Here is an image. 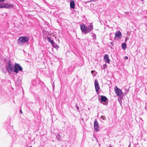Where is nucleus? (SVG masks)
<instances>
[{
	"label": "nucleus",
	"mask_w": 147,
	"mask_h": 147,
	"mask_svg": "<svg viewBox=\"0 0 147 147\" xmlns=\"http://www.w3.org/2000/svg\"><path fill=\"white\" fill-rule=\"evenodd\" d=\"M80 28L82 33L86 34L92 30L93 27L92 24L86 26L83 23L80 24Z\"/></svg>",
	"instance_id": "f257e3e1"
},
{
	"label": "nucleus",
	"mask_w": 147,
	"mask_h": 147,
	"mask_svg": "<svg viewBox=\"0 0 147 147\" xmlns=\"http://www.w3.org/2000/svg\"><path fill=\"white\" fill-rule=\"evenodd\" d=\"M14 64L10 60H7L5 62V67L6 70L8 73L13 72Z\"/></svg>",
	"instance_id": "f03ea898"
},
{
	"label": "nucleus",
	"mask_w": 147,
	"mask_h": 147,
	"mask_svg": "<svg viewBox=\"0 0 147 147\" xmlns=\"http://www.w3.org/2000/svg\"><path fill=\"white\" fill-rule=\"evenodd\" d=\"M29 38L28 37L23 36L20 37L17 40V42L19 45H24L25 43L28 44L29 43Z\"/></svg>",
	"instance_id": "7ed1b4c3"
},
{
	"label": "nucleus",
	"mask_w": 147,
	"mask_h": 147,
	"mask_svg": "<svg viewBox=\"0 0 147 147\" xmlns=\"http://www.w3.org/2000/svg\"><path fill=\"white\" fill-rule=\"evenodd\" d=\"M98 95V98L100 103L107 106L108 104V99L107 97L104 95Z\"/></svg>",
	"instance_id": "20e7f679"
},
{
	"label": "nucleus",
	"mask_w": 147,
	"mask_h": 147,
	"mask_svg": "<svg viewBox=\"0 0 147 147\" xmlns=\"http://www.w3.org/2000/svg\"><path fill=\"white\" fill-rule=\"evenodd\" d=\"M23 68L20 64L18 63H15L14 64L13 71L17 74L19 71H22Z\"/></svg>",
	"instance_id": "39448f33"
},
{
	"label": "nucleus",
	"mask_w": 147,
	"mask_h": 147,
	"mask_svg": "<svg viewBox=\"0 0 147 147\" xmlns=\"http://www.w3.org/2000/svg\"><path fill=\"white\" fill-rule=\"evenodd\" d=\"M115 92L117 96H123V93L121 89L118 88L117 86L114 87Z\"/></svg>",
	"instance_id": "423d86ee"
},
{
	"label": "nucleus",
	"mask_w": 147,
	"mask_h": 147,
	"mask_svg": "<svg viewBox=\"0 0 147 147\" xmlns=\"http://www.w3.org/2000/svg\"><path fill=\"white\" fill-rule=\"evenodd\" d=\"M14 5L12 4H9L8 3H0V8H13Z\"/></svg>",
	"instance_id": "0eeeda50"
},
{
	"label": "nucleus",
	"mask_w": 147,
	"mask_h": 147,
	"mask_svg": "<svg viewBox=\"0 0 147 147\" xmlns=\"http://www.w3.org/2000/svg\"><path fill=\"white\" fill-rule=\"evenodd\" d=\"M94 84L96 93L98 95L99 93V90L100 89V88L98 83V80L97 79H95V80Z\"/></svg>",
	"instance_id": "6e6552de"
},
{
	"label": "nucleus",
	"mask_w": 147,
	"mask_h": 147,
	"mask_svg": "<svg viewBox=\"0 0 147 147\" xmlns=\"http://www.w3.org/2000/svg\"><path fill=\"white\" fill-rule=\"evenodd\" d=\"M122 37V34L120 31L118 30L115 32L114 39L116 38L118 39H120Z\"/></svg>",
	"instance_id": "1a4fd4ad"
},
{
	"label": "nucleus",
	"mask_w": 147,
	"mask_h": 147,
	"mask_svg": "<svg viewBox=\"0 0 147 147\" xmlns=\"http://www.w3.org/2000/svg\"><path fill=\"white\" fill-rule=\"evenodd\" d=\"M99 127L98 122L96 119H95L94 122V130L96 131H98L99 130Z\"/></svg>",
	"instance_id": "9d476101"
},
{
	"label": "nucleus",
	"mask_w": 147,
	"mask_h": 147,
	"mask_svg": "<svg viewBox=\"0 0 147 147\" xmlns=\"http://www.w3.org/2000/svg\"><path fill=\"white\" fill-rule=\"evenodd\" d=\"M104 61L107 63H109L110 60L109 58V55L108 54H106L103 57Z\"/></svg>",
	"instance_id": "9b49d317"
},
{
	"label": "nucleus",
	"mask_w": 147,
	"mask_h": 147,
	"mask_svg": "<svg viewBox=\"0 0 147 147\" xmlns=\"http://www.w3.org/2000/svg\"><path fill=\"white\" fill-rule=\"evenodd\" d=\"M70 5L71 9H73L75 8L76 5L74 0H71L70 2Z\"/></svg>",
	"instance_id": "f8f14e48"
},
{
	"label": "nucleus",
	"mask_w": 147,
	"mask_h": 147,
	"mask_svg": "<svg viewBox=\"0 0 147 147\" xmlns=\"http://www.w3.org/2000/svg\"><path fill=\"white\" fill-rule=\"evenodd\" d=\"M21 77L19 76L16 81L15 82L16 84L17 85L19 86L21 82Z\"/></svg>",
	"instance_id": "ddd939ff"
},
{
	"label": "nucleus",
	"mask_w": 147,
	"mask_h": 147,
	"mask_svg": "<svg viewBox=\"0 0 147 147\" xmlns=\"http://www.w3.org/2000/svg\"><path fill=\"white\" fill-rule=\"evenodd\" d=\"M121 48L122 49L124 50H125L127 48V45L125 42L122 43L121 44Z\"/></svg>",
	"instance_id": "4468645a"
},
{
	"label": "nucleus",
	"mask_w": 147,
	"mask_h": 147,
	"mask_svg": "<svg viewBox=\"0 0 147 147\" xmlns=\"http://www.w3.org/2000/svg\"><path fill=\"white\" fill-rule=\"evenodd\" d=\"M7 130L8 132L11 135H12V134H13V132L14 131L13 130V129L12 128H11L10 129H9L8 127H7Z\"/></svg>",
	"instance_id": "2eb2a0df"
},
{
	"label": "nucleus",
	"mask_w": 147,
	"mask_h": 147,
	"mask_svg": "<svg viewBox=\"0 0 147 147\" xmlns=\"http://www.w3.org/2000/svg\"><path fill=\"white\" fill-rule=\"evenodd\" d=\"M51 45L53 47L55 48L57 50L59 47V46L54 42L52 44H51Z\"/></svg>",
	"instance_id": "dca6fc26"
},
{
	"label": "nucleus",
	"mask_w": 147,
	"mask_h": 147,
	"mask_svg": "<svg viewBox=\"0 0 147 147\" xmlns=\"http://www.w3.org/2000/svg\"><path fill=\"white\" fill-rule=\"evenodd\" d=\"M123 96H120L118 98V101L121 106H122V99H123Z\"/></svg>",
	"instance_id": "f3484780"
},
{
	"label": "nucleus",
	"mask_w": 147,
	"mask_h": 147,
	"mask_svg": "<svg viewBox=\"0 0 147 147\" xmlns=\"http://www.w3.org/2000/svg\"><path fill=\"white\" fill-rule=\"evenodd\" d=\"M47 40L49 42H50L51 44H52L54 42L53 40L50 37L48 36L47 37Z\"/></svg>",
	"instance_id": "a211bd4d"
},
{
	"label": "nucleus",
	"mask_w": 147,
	"mask_h": 147,
	"mask_svg": "<svg viewBox=\"0 0 147 147\" xmlns=\"http://www.w3.org/2000/svg\"><path fill=\"white\" fill-rule=\"evenodd\" d=\"M91 73L92 75L94 76H96V72L95 70L91 71Z\"/></svg>",
	"instance_id": "6ab92c4d"
},
{
	"label": "nucleus",
	"mask_w": 147,
	"mask_h": 147,
	"mask_svg": "<svg viewBox=\"0 0 147 147\" xmlns=\"http://www.w3.org/2000/svg\"><path fill=\"white\" fill-rule=\"evenodd\" d=\"M92 33V37H93V39H96V34L94 33Z\"/></svg>",
	"instance_id": "aec40b11"
},
{
	"label": "nucleus",
	"mask_w": 147,
	"mask_h": 147,
	"mask_svg": "<svg viewBox=\"0 0 147 147\" xmlns=\"http://www.w3.org/2000/svg\"><path fill=\"white\" fill-rule=\"evenodd\" d=\"M100 119L104 120H105L106 119L105 117H104V116H103V115H102L101 116Z\"/></svg>",
	"instance_id": "412c9836"
},
{
	"label": "nucleus",
	"mask_w": 147,
	"mask_h": 147,
	"mask_svg": "<svg viewBox=\"0 0 147 147\" xmlns=\"http://www.w3.org/2000/svg\"><path fill=\"white\" fill-rule=\"evenodd\" d=\"M75 107L79 111V106H78L77 103L75 105Z\"/></svg>",
	"instance_id": "4be33fe9"
},
{
	"label": "nucleus",
	"mask_w": 147,
	"mask_h": 147,
	"mask_svg": "<svg viewBox=\"0 0 147 147\" xmlns=\"http://www.w3.org/2000/svg\"><path fill=\"white\" fill-rule=\"evenodd\" d=\"M128 39H129V38L127 36L126 37H125V42H124L125 43L126 42H127Z\"/></svg>",
	"instance_id": "5701e85b"
},
{
	"label": "nucleus",
	"mask_w": 147,
	"mask_h": 147,
	"mask_svg": "<svg viewBox=\"0 0 147 147\" xmlns=\"http://www.w3.org/2000/svg\"><path fill=\"white\" fill-rule=\"evenodd\" d=\"M103 67H104V69H105L107 67V65L106 64H104L103 65Z\"/></svg>",
	"instance_id": "b1692460"
},
{
	"label": "nucleus",
	"mask_w": 147,
	"mask_h": 147,
	"mask_svg": "<svg viewBox=\"0 0 147 147\" xmlns=\"http://www.w3.org/2000/svg\"><path fill=\"white\" fill-rule=\"evenodd\" d=\"M58 136H59V137H58V138H57V139L58 140H59V139H60V135H59V134H58Z\"/></svg>",
	"instance_id": "393cba45"
},
{
	"label": "nucleus",
	"mask_w": 147,
	"mask_h": 147,
	"mask_svg": "<svg viewBox=\"0 0 147 147\" xmlns=\"http://www.w3.org/2000/svg\"><path fill=\"white\" fill-rule=\"evenodd\" d=\"M54 88H55V85H54V83H53V90L54 89Z\"/></svg>",
	"instance_id": "a878e982"
},
{
	"label": "nucleus",
	"mask_w": 147,
	"mask_h": 147,
	"mask_svg": "<svg viewBox=\"0 0 147 147\" xmlns=\"http://www.w3.org/2000/svg\"><path fill=\"white\" fill-rule=\"evenodd\" d=\"M110 44L112 45V46L113 45V42H110Z\"/></svg>",
	"instance_id": "bb28decb"
},
{
	"label": "nucleus",
	"mask_w": 147,
	"mask_h": 147,
	"mask_svg": "<svg viewBox=\"0 0 147 147\" xmlns=\"http://www.w3.org/2000/svg\"><path fill=\"white\" fill-rule=\"evenodd\" d=\"M5 0H0V2H4Z\"/></svg>",
	"instance_id": "cd10ccee"
},
{
	"label": "nucleus",
	"mask_w": 147,
	"mask_h": 147,
	"mask_svg": "<svg viewBox=\"0 0 147 147\" xmlns=\"http://www.w3.org/2000/svg\"><path fill=\"white\" fill-rule=\"evenodd\" d=\"M20 113H21V114L22 113V110H20Z\"/></svg>",
	"instance_id": "c85d7f7f"
},
{
	"label": "nucleus",
	"mask_w": 147,
	"mask_h": 147,
	"mask_svg": "<svg viewBox=\"0 0 147 147\" xmlns=\"http://www.w3.org/2000/svg\"><path fill=\"white\" fill-rule=\"evenodd\" d=\"M125 58L126 59H128V57L127 56H125Z\"/></svg>",
	"instance_id": "c756f323"
},
{
	"label": "nucleus",
	"mask_w": 147,
	"mask_h": 147,
	"mask_svg": "<svg viewBox=\"0 0 147 147\" xmlns=\"http://www.w3.org/2000/svg\"><path fill=\"white\" fill-rule=\"evenodd\" d=\"M141 1H142V4H143L144 3V0H140Z\"/></svg>",
	"instance_id": "7c9ffc66"
},
{
	"label": "nucleus",
	"mask_w": 147,
	"mask_h": 147,
	"mask_svg": "<svg viewBox=\"0 0 147 147\" xmlns=\"http://www.w3.org/2000/svg\"><path fill=\"white\" fill-rule=\"evenodd\" d=\"M128 91H126L125 92V93L126 94L127 93H128Z\"/></svg>",
	"instance_id": "2f4dec72"
},
{
	"label": "nucleus",
	"mask_w": 147,
	"mask_h": 147,
	"mask_svg": "<svg viewBox=\"0 0 147 147\" xmlns=\"http://www.w3.org/2000/svg\"><path fill=\"white\" fill-rule=\"evenodd\" d=\"M55 39H56V40H57V37H55Z\"/></svg>",
	"instance_id": "473e14b6"
},
{
	"label": "nucleus",
	"mask_w": 147,
	"mask_h": 147,
	"mask_svg": "<svg viewBox=\"0 0 147 147\" xmlns=\"http://www.w3.org/2000/svg\"><path fill=\"white\" fill-rule=\"evenodd\" d=\"M70 68H71V67H69V68H68V69H69H69H70Z\"/></svg>",
	"instance_id": "72a5a7b5"
},
{
	"label": "nucleus",
	"mask_w": 147,
	"mask_h": 147,
	"mask_svg": "<svg viewBox=\"0 0 147 147\" xmlns=\"http://www.w3.org/2000/svg\"><path fill=\"white\" fill-rule=\"evenodd\" d=\"M128 147H130V144H129V146H128Z\"/></svg>",
	"instance_id": "f704fd0d"
},
{
	"label": "nucleus",
	"mask_w": 147,
	"mask_h": 147,
	"mask_svg": "<svg viewBox=\"0 0 147 147\" xmlns=\"http://www.w3.org/2000/svg\"><path fill=\"white\" fill-rule=\"evenodd\" d=\"M29 147H32V146H30Z\"/></svg>",
	"instance_id": "c9c22d12"
}]
</instances>
